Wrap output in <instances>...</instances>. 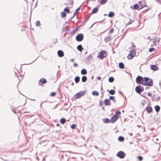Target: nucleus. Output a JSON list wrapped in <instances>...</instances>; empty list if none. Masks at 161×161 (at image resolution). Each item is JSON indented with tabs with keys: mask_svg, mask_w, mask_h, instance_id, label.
I'll use <instances>...</instances> for the list:
<instances>
[{
	"mask_svg": "<svg viewBox=\"0 0 161 161\" xmlns=\"http://www.w3.org/2000/svg\"><path fill=\"white\" fill-rule=\"evenodd\" d=\"M103 102L102 100H101L99 101V105L100 106H103Z\"/></svg>",
	"mask_w": 161,
	"mask_h": 161,
	"instance_id": "nucleus-48",
	"label": "nucleus"
},
{
	"mask_svg": "<svg viewBox=\"0 0 161 161\" xmlns=\"http://www.w3.org/2000/svg\"><path fill=\"white\" fill-rule=\"evenodd\" d=\"M66 119L64 118H62L60 120V123L62 124H64L66 122Z\"/></svg>",
	"mask_w": 161,
	"mask_h": 161,
	"instance_id": "nucleus-26",
	"label": "nucleus"
},
{
	"mask_svg": "<svg viewBox=\"0 0 161 161\" xmlns=\"http://www.w3.org/2000/svg\"><path fill=\"white\" fill-rule=\"evenodd\" d=\"M103 123L105 124L111 123L110 119L108 118H105L103 119Z\"/></svg>",
	"mask_w": 161,
	"mask_h": 161,
	"instance_id": "nucleus-14",
	"label": "nucleus"
},
{
	"mask_svg": "<svg viewBox=\"0 0 161 161\" xmlns=\"http://www.w3.org/2000/svg\"><path fill=\"white\" fill-rule=\"evenodd\" d=\"M40 25V22L39 21H37L36 23V25L37 26H39Z\"/></svg>",
	"mask_w": 161,
	"mask_h": 161,
	"instance_id": "nucleus-46",
	"label": "nucleus"
},
{
	"mask_svg": "<svg viewBox=\"0 0 161 161\" xmlns=\"http://www.w3.org/2000/svg\"><path fill=\"white\" fill-rule=\"evenodd\" d=\"M137 158L140 161H141L142 160L143 158L142 156H139L137 157Z\"/></svg>",
	"mask_w": 161,
	"mask_h": 161,
	"instance_id": "nucleus-44",
	"label": "nucleus"
},
{
	"mask_svg": "<svg viewBox=\"0 0 161 161\" xmlns=\"http://www.w3.org/2000/svg\"><path fill=\"white\" fill-rule=\"evenodd\" d=\"M75 81L76 83H79L80 80V77L79 76H76L75 78Z\"/></svg>",
	"mask_w": 161,
	"mask_h": 161,
	"instance_id": "nucleus-20",
	"label": "nucleus"
},
{
	"mask_svg": "<svg viewBox=\"0 0 161 161\" xmlns=\"http://www.w3.org/2000/svg\"><path fill=\"white\" fill-rule=\"evenodd\" d=\"M77 49L78 51L81 52L83 49L82 46L81 44L78 45L77 47Z\"/></svg>",
	"mask_w": 161,
	"mask_h": 161,
	"instance_id": "nucleus-23",
	"label": "nucleus"
},
{
	"mask_svg": "<svg viewBox=\"0 0 161 161\" xmlns=\"http://www.w3.org/2000/svg\"><path fill=\"white\" fill-rule=\"evenodd\" d=\"M78 65V64L76 63H75L74 64L73 66L75 67H77Z\"/></svg>",
	"mask_w": 161,
	"mask_h": 161,
	"instance_id": "nucleus-55",
	"label": "nucleus"
},
{
	"mask_svg": "<svg viewBox=\"0 0 161 161\" xmlns=\"http://www.w3.org/2000/svg\"><path fill=\"white\" fill-rule=\"evenodd\" d=\"M133 8L135 9H138L139 10L141 9L140 6L138 4H135L133 6Z\"/></svg>",
	"mask_w": 161,
	"mask_h": 161,
	"instance_id": "nucleus-21",
	"label": "nucleus"
},
{
	"mask_svg": "<svg viewBox=\"0 0 161 161\" xmlns=\"http://www.w3.org/2000/svg\"><path fill=\"white\" fill-rule=\"evenodd\" d=\"M59 156L61 157L62 159H63V158H64V155H63V154H62V155H61V154H60L59 155Z\"/></svg>",
	"mask_w": 161,
	"mask_h": 161,
	"instance_id": "nucleus-63",
	"label": "nucleus"
},
{
	"mask_svg": "<svg viewBox=\"0 0 161 161\" xmlns=\"http://www.w3.org/2000/svg\"><path fill=\"white\" fill-rule=\"evenodd\" d=\"M77 29V28H76V29H75L72 30V31L71 32H70V34H74L76 31Z\"/></svg>",
	"mask_w": 161,
	"mask_h": 161,
	"instance_id": "nucleus-38",
	"label": "nucleus"
},
{
	"mask_svg": "<svg viewBox=\"0 0 161 161\" xmlns=\"http://www.w3.org/2000/svg\"><path fill=\"white\" fill-rule=\"evenodd\" d=\"M155 0L157 1V3H161V2H160V0Z\"/></svg>",
	"mask_w": 161,
	"mask_h": 161,
	"instance_id": "nucleus-61",
	"label": "nucleus"
},
{
	"mask_svg": "<svg viewBox=\"0 0 161 161\" xmlns=\"http://www.w3.org/2000/svg\"><path fill=\"white\" fill-rule=\"evenodd\" d=\"M114 31V29L113 28H111L109 31V33H113Z\"/></svg>",
	"mask_w": 161,
	"mask_h": 161,
	"instance_id": "nucleus-52",
	"label": "nucleus"
},
{
	"mask_svg": "<svg viewBox=\"0 0 161 161\" xmlns=\"http://www.w3.org/2000/svg\"><path fill=\"white\" fill-rule=\"evenodd\" d=\"M13 106L12 105L11 106V108L12 109V111L15 114H17V112L15 111V110H16V109H14V108H12V107Z\"/></svg>",
	"mask_w": 161,
	"mask_h": 161,
	"instance_id": "nucleus-45",
	"label": "nucleus"
},
{
	"mask_svg": "<svg viewBox=\"0 0 161 161\" xmlns=\"http://www.w3.org/2000/svg\"><path fill=\"white\" fill-rule=\"evenodd\" d=\"M118 119V117H117L116 115H114L111 117V119H110L111 123H114Z\"/></svg>",
	"mask_w": 161,
	"mask_h": 161,
	"instance_id": "nucleus-8",
	"label": "nucleus"
},
{
	"mask_svg": "<svg viewBox=\"0 0 161 161\" xmlns=\"http://www.w3.org/2000/svg\"><path fill=\"white\" fill-rule=\"evenodd\" d=\"M155 48L154 47H151L149 49V52H152L153 51H154L155 50Z\"/></svg>",
	"mask_w": 161,
	"mask_h": 161,
	"instance_id": "nucleus-43",
	"label": "nucleus"
},
{
	"mask_svg": "<svg viewBox=\"0 0 161 161\" xmlns=\"http://www.w3.org/2000/svg\"><path fill=\"white\" fill-rule=\"evenodd\" d=\"M99 58L100 59H102L108 56L107 52L105 50L102 51L98 53Z\"/></svg>",
	"mask_w": 161,
	"mask_h": 161,
	"instance_id": "nucleus-2",
	"label": "nucleus"
},
{
	"mask_svg": "<svg viewBox=\"0 0 161 161\" xmlns=\"http://www.w3.org/2000/svg\"><path fill=\"white\" fill-rule=\"evenodd\" d=\"M146 103V102L144 101V102H142V104L143 106H144L145 105V103Z\"/></svg>",
	"mask_w": 161,
	"mask_h": 161,
	"instance_id": "nucleus-64",
	"label": "nucleus"
},
{
	"mask_svg": "<svg viewBox=\"0 0 161 161\" xmlns=\"http://www.w3.org/2000/svg\"><path fill=\"white\" fill-rule=\"evenodd\" d=\"M125 139L124 137L122 136H120L118 138V140L119 142H122Z\"/></svg>",
	"mask_w": 161,
	"mask_h": 161,
	"instance_id": "nucleus-30",
	"label": "nucleus"
},
{
	"mask_svg": "<svg viewBox=\"0 0 161 161\" xmlns=\"http://www.w3.org/2000/svg\"><path fill=\"white\" fill-rule=\"evenodd\" d=\"M135 56V55H133L130 53L128 54L127 57V58L130 60L132 59Z\"/></svg>",
	"mask_w": 161,
	"mask_h": 161,
	"instance_id": "nucleus-24",
	"label": "nucleus"
},
{
	"mask_svg": "<svg viewBox=\"0 0 161 161\" xmlns=\"http://www.w3.org/2000/svg\"><path fill=\"white\" fill-rule=\"evenodd\" d=\"M130 53L132 54H133V55H135V56L136 53V51L135 50H132L131 49L130 52Z\"/></svg>",
	"mask_w": 161,
	"mask_h": 161,
	"instance_id": "nucleus-36",
	"label": "nucleus"
},
{
	"mask_svg": "<svg viewBox=\"0 0 161 161\" xmlns=\"http://www.w3.org/2000/svg\"><path fill=\"white\" fill-rule=\"evenodd\" d=\"M92 94L94 96H98L99 95V93L97 91H93L92 92Z\"/></svg>",
	"mask_w": 161,
	"mask_h": 161,
	"instance_id": "nucleus-29",
	"label": "nucleus"
},
{
	"mask_svg": "<svg viewBox=\"0 0 161 161\" xmlns=\"http://www.w3.org/2000/svg\"><path fill=\"white\" fill-rule=\"evenodd\" d=\"M56 92H52L50 93V96H51V97H54L56 95Z\"/></svg>",
	"mask_w": 161,
	"mask_h": 161,
	"instance_id": "nucleus-40",
	"label": "nucleus"
},
{
	"mask_svg": "<svg viewBox=\"0 0 161 161\" xmlns=\"http://www.w3.org/2000/svg\"><path fill=\"white\" fill-rule=\"evenodd\" d=\"M109 99L110 101H113L114 103H116V101L115 100V97L114 96H109Z\"/></svg>",
	"mask_w": 161,
	"mask_h": 161,
	"instance_id": "nucleus-17",
	"label": "nucleus"
},
{
	"mask_svg": "<svg viewBox=\"0 0 161 161\" xmlns=\"http://www.w3.org/2000/svg\"><path fill=\"white\" fill-rule=\"evenodd\" d=\"M74 17V15H73L72 16L70 17L69 20V21H71Z\"/></svg>",
	"mask_w": 161,
	"mask_h": 161,
	"instance_id": "nucleus-58",
	"label": "nucleus"
},
{
	"mask_svg": "<svg viewBox=\"0 0 161 161\" xmlns=\"http://www.w3.org/2000/svg\"><path fill=\"white\" fill-rule=\"evenodd\" d=\"M136 92L140 94L144 91V87L140 85H138L136 86L135 88Z\"/></svg>",
	"mask_w": 161,
	"mask_h": 161,
	"instance_id": "nucleus-4",
	"label": "nucleus"
},
{
	"mask_svg": "<svg viewBox=\"0 0 161 161\" xmlns=\"http://www.w3.org/2000/svg\"><path fill=\"white\" fill-rule=\"evenodd\" d=\"M151 99L153 102L155 101V99L154 98V97H153V98H152Z\"/></svg>",
	"mask_w": 161,
	"mask_h": 161,
	"instance_id": "nucleus-62",
	"label": "nucleus"
},
{
	"mask_svg": "<svg viewBox=\"0 0 161 161\" xmlns=\"http://www.w3.org/2000/svg\"><path fill=\"white\" fill-rule=\"evenodd\" d=\"M64 11L65 12H66L67 13H69L70 11V9L67 8H65L64 9Z\"/></svg>",
	"mask_w": 161,
	"mask_h": 161,
	"instance_id": "nucleus-34",
	"label": "nucleus"
},
{
	"mask_svg": "<svg viewBox=\"0 0 161 161\" xmlns=\"http://www.w3.org/2000/svg\"><path fill=\"white\" fill-rule=\"evenodd\" d=\"M133 21H134L133 19H130L129 21L127 23V25H130V24H131L132 23V22H133Z\"/></svg>",
	"mask_w": 161,
	"mask_h": 161,
	"instance_id": "nucleus-41",
	"label": "nucleus"
},
{
	"mask_svg": "<svg viewBox=\"0 0 161 161\" xmlns=\"http://www.w3.org/2000/svg\"><path fill=\"white\" fill-rule=\"evenodd\" d=\"M76 125L75 124H73L71 125V128L72 129H75L76 128Z\"/></svg>",
	"mask_w": 161,
	"mask_h": 161,
	"instance_id": "nucleus-42",
	"label": "nucleus"
},
{
	"mask_svg": "<svg viewBox=\"0 0 161 161\" xmlns=\"http://www.w3.org/2000/svg\"><path fill=\"white\" fill-rule=\"evenodd\" d=\"M160 99V97H156L155 99V101L158 102V101Z\"/></svg>",
	"mask_w": 161,
	"mask_h": 161,
	"instance_id": "nucleus-49",
	"label": "nucleus"
},
{
	"mask_svg": "<svg viewBox=\"0 0 161 161\" xmlns=\"http://www.w3.org/2000/svg\"><path fill=\"white\" fill-rule=\"evenodd\" d=\"M37 58H36L35 60L33 61H32V62H31V63H28V64H31V63H33V62H34V61H35L36 59H37Z\"/></svg>",
	"mask_w": 161,
	"mask_h": 161,
	"instance_id": "nucleus-60",
	"label": "nucleus"
},
{
	"mask_svg": "<svg viewBox=\"0 0 161 161\" xmlns=\"http://www.w3.org/2000/svg\"><path fill=\"white\" fill-rule=\"evenodd\" d=\"M81 8V6L78 7L75 11L77 13L80 10Z\"/></svg>",
	"mask_w": 161,
	"mask_h": 161,
	"instance_id": "nucleus-50",
	"label": "nucleus"
},
{
	"mask_svg": "<svg viewBox=\"0 0 161 161\" xmlns=\"http://www.w3.org/2000/svg\"><path fill=\"white\" fill-rule=\"evenodd\" d=\"M58 56L59 57H62L64 56V52L61 50H58L57 52Z\"/></svg>",
	"mask_w": 161,
	"mask_h": 161,
	"instance_id": "nucleus-11",
	"label": "nucleus"
},
{
	"mask_svg": "<svg viewBox=\"0 0 161 161\" xmlns=\"http://www.w3.org/2000/svg\"><path fill=\"white\" fill-rule=\"evenodd\" d=\"M98 10V8L97 7H95L94 8L92 11V13L94 14L96 13Z\"/></svg>",
	"mask_w": 161,
	"mask_h": 161,
	"instance_id": "nucleus-31",
	"label": "nucleus"
},
{
	"mask_svg": "<svg viewBox=\"0 0 161 161\" xmlns=\"http://www.w3.org/2000/svg\"><path fill=\"white\" fill-rule=\"evenodd\" d=\"M131 43L132 44V46L134 48H135L136 47L135 45L132 43V42H131Z\"/></svg>",
	"mask_w": 161,
	"mask_h": 161,
	"instance_id": "nucleus-59",
	"label": "nucleus"
},
{
	"mask_svg": "<svg viewBox=\"0 0 161 161\" xmlns=\"http://www.w3.org/2000/svg\"><path fill=\"white\" fill-rule=\"evenodd\" d=\"M147 95H148V96H150V97H152V94L151 93H150L149 92H148L147 93Z\"/></svg>",
	"mask_w": 161,
	"mask_h": 161,
	"instance_id": "nucleus-54",
	"label": "nucleus"
},
{
	"mask_svg": "<svg viewBox=\"0 0 161 161\" xmlns=\"http://www.w3.org/2000/svg\"><path fill=\"white\" fill-rule=\"evenodd\" d=\"M108 92H109V93L112 95H114L115 93V90L113 89H111L109 91L108 89L107 90Z\"/></svg>",
	"mask_w": 161,
	"mask_h": 161,
	"instance_id": "nucleus-18",
	"label": "nucleus"
},
{
	"mask_svg": "<svg viewBox=\"0 0 161 161\" xmlns=\"http://www.w3.org/2000/svg\"><path fill=\"white\" fill-rule=\"evenodd\" d=\"M116 155L119 158L122 159L125 158L126 154L123 151H119L117 153Z\"/></svg>",
	"mask_w": 161,
	"mask_h": 161,
	"instance_id": "nucleus-6",
	"label": "nucleus"
},
{
	"mask_svg": "<svg viewBox=\"0 0 161 161\" xmlns=\"http://www.w3.org/2000/svg\"><path fill=\"white\" fill-rule=\"evenodd\" d=\"M83 35L81 33L78 34L76 37V40H83Z\"/></svg>",
	"mask_w": 161,
	"mask_h": 161,
	"instance_id": "nucleus-9",
	"label": "nucleus"
},
{
	"mask_svg": "<svg viewBox=\"0 0 161 161\" xmlns=\"http://www.w3.org/2000/svg\"><path fill=\"white\" fill-rule=\"evenodd\" d=\"M86 92L84 91H81L78 93H76L74 96L73 98L75 100L80 98L83 96L86 93Z\"/></svg>",
	"mask_w": 161,
	"mask_h": 161,
	"instance_id": "nucleus-3",
	"label": "nucleus"
},
{
	"mask_svg": "<svg viewBox=\"0 0 161 161\" xmlns=\"http://www.w3.org/2000/svg\"><path fill=\"white\" fill-rule=\"evenodd\" d=\"M111 38V37L110 36H108L107 37L105 38L104 39V40H110V39Z\"/></svg>",
	"mask_w": 161,
	"mask_h": 161,
	"instance_id": "nucleus-47",
	"label": "nucleus"
},
{
	"mask_svg": "<svg viewBox=\"0 0 161 161\" xmlns=\"http://www.w3.org/2000/svg\"><path fill=\"white\" fill-rule=\"evenodd\" d=\"M97 78L98 80H100L101 79V77L99 76H97Z\"/></svg>",
	"mask_w": 161,
	"mask_h": 161,
	"instance_id": "nucleus-57",
	"label": "nucleus"
},
{
	"mask_svg": "<svg viewBox=\"0 0 161 161\" xmlns=\"http://www.w3.org/2000/svg\"><path fill=\"white\" fill-rule=\"evenodd\" d=\"M144 78L141 76L138 75L136 78V83L138 84H142L144 82Z\"/></svg>",
	"mask_w": 161,
	"mask_h": 161,
	"instance_id": "nucleus-5",
	"label": "nucleus"
},
{
	"mask_svg": "<svg viewBox=\"0 0 161 161\" xmlns=\"http://www.w3.org/2000/svg\"><path fill=\"white\" fill-rule=\"evenodd\" d=\"M159 41H153V45H152L151 46L158 45L159 44Z\"/></svg>",
	"mask_w": 161,
	"mask_h": 161,
	"instance_id": "nucleus-28",
	"label": "nucleus"
},
{
	"mask_svg": "<svg viewBox=\"0 0 161 161\" xmlns=\"http://www.w3.org/2000/svg\"><path fill=\"white\" fill-rule=\"evenodd\" d=\"M47 82V80L45 78H42L39 80L38 84L40 86H42V84H46Z\"/></svg>",
	"mask_w": 161,
	"mask_h": 161,
	"instance_id": "nucleus-7",
	"label": "nucleus"
},
{
	"mask_svg": "<svg viewBox=\"0 0 161 161\" xmlns=\"http://www.w3.org/2000/svg\"><path fill=\"white\" fill-rule=\"evenodd\" d=\"M69 22V21H68L66 22L65 23V24L67 25H68V27L70 25V23Z\"/></svg>",
	"mask_w": 161,
	"mask_h": 161,
	"instance_id": "nucleus-51",
	"label": "nucleus"
},
{
	"mask_svg": "<svg viewBox=\"0 0 161 161\" xmlns=\"http://www.w3.org/2000/svg\"><path fill=\"white\" fill-rule=\"evenodd\" d=\"M114 15V12H109V14L108 15V16L109 17H112Z\"/></svg>",
	"mask_w": 161,
	"mask_h": 161,
	"instance_id": "nucleus-33",
	"label": "nucleus"
},
{
	"mask_svg": "<svg viewBox=\"0 0 161 161\" xmlns=\"http://www.w3.org/2000/svg\"><path fill=\"white\" fill-rule=\"evenodd\" d=\"M121 114V112L119 110L115 112V114L114 115H116L117 116V117L119 118L120 117V114Z\"/></svg>",
	"mask_w": 161,
	"mask_h": 161,
	"instance_id": "nucleus-25",
	"label": "nucleus"
},
{
	"mask_svg": "<svg viewBox=\"0 0 161 161\" xmlns=\"http://www.w3.org/2000/svg\"><path fill=\"white\" fill-rule=\"evenodd\" d=\"M114 80V78L113 76L110 77L108 79V81L109 82L112 83Z\"/></svg>",
	"mask_w": 161,
	"mask_h": 161,
	"instance_id": "nucleus-32",
	"label": "nucleus"
},
{
	"mask_svg": "<svg viewBox=\"0 0 161 161\" xmlns=\"http://www.w3.org/2000/svg\"><path fill=\"white\" fill-rule=\"evenodd\" d=\"M146 111L148 113H151L153 111V109L151 107L147 106L146 108Z\"/></svg>",
	"mask_w": 161,
	"mask_h": 161,
	"instance_id": "nucleus-13",
	"label": "nucleus"
},
{
	"mask_svg": "<svg viewBox=\"0 0 161 161\" xmlns=\"http://www.w3.org/2000/svg\"><path fill=\"white\" fill-rule=\"evenodd\" d=\"M107 0H101L100 3L101 5L105 4L107 2Z\"/></svg>",
	"mask_w": 161,
	"mask_h": 161,
	"instance_id": "nucleus-35",
	"label": "nucleus"
},
{
	"mask_svg": "<svg viewBox=\"0 0 161 161\" xmlns=\"http://www.w3.org/2000/svg\"><path fill=\"white\" fill-rule=\"evenodd\" d=\"M92 59V56L91 55H90L86 58V60L87 63H89L90 62V59Z\"/></svg>",
	"mask_w": 161,
	"mask_h": 161,
	"instance_id": "nucleus-16",
	"label": "nucleus"
},
{
	"mask_svg": "<svg viewBox=\"0 0 161 161\" xmlns=\"http://www.w3.org/2000/svg\"><path fill=\"white\" fill-rule=\"evenodd\" d=\"M155 110L157 113H158L160 111V107L158 105H156L154 107Z\"/></svg>",
	"mask_w": 161,
	"mask_h": 161,
	"instance_id": "nucleus-15",
	"label": "nucleus"
},
{
	"mask_svg": "<svg viewBox=\"0 0 161 161\" xmlns=\"http://www.w3.org/2000/svg\"><path fill=\"white\" fill-rule=\"evenodd\" d=\"M119 67L121 69H123L125 68L124 64L122 62H119Z\"/></svg>",
	"mask_w": 161,
	"mask_h": 161,
	"instance_id": "nucleus-19",
	"label": "nucleus"
},
{
	"mask_svg": "<svg viewBox=\"0 0 161 161\" xmlns=\"http://www.w3.org/2000/svg\"><path fill=\"white\" fill-rule=\"evenodd\" d=\"M104 103L107 106H110L111 104L110 101L109 99H106L104 100Z\"/></svg>",
	"mask_w": 161,
	"mask_h": 161,
	"instance_id": "nucleus-10",
	"label": "nucleus"
},
{
	"mask_svg": "<svg viewBox=\"0 0 161 161\" xmlns=\"http://www.w3.org/2000/svg\"><path fill=\"white\" fill-rule=\"evenodd\" d=\"M87 73V71L85 69H83L81 71V74L82 75H85Z\"/></svg>",
	"mask_w": 161,
	"mask_h": 161,
	"instance_id": "nucleus-22",
	"label": "nucleus"
},
{
	"mask_svg": "<svg viewBox=\"0 0 161 161\" xmlns=\"http://www.w3.org/2000/svg\"><path fill=\"white\" fill-rule=\"evenodd\" d=\"M150 68L153 71H155L158 69V67L155 64L151 65Z\"/></svg>",
	"mask_w": 161,
	"mask_h": 161,
	"instance_id": "nucleus-12",
	"label": "nucleus"
},
{
	"mask_svg": "<svg viewBox=\"0 0 161 161\" xmlns=\"http://www.w3.org/2000/svg\"><path fill=\"white\" fill-rule=\"evenodd\" d=\"M90 15H91V14L90 15H89V16H87V17H86V18L85 20V21H86L87 20L89 19Z\"/></svg>",
	"mask_w": 161,
	"mask_h": 161,
	"instance_id": "nucleus-56",
	"label": "nucleus"
},
{
	"mask_svg": "<svg viewBox=\"0 0 161 161\" xmlns=\"http://www.w3.org/2000/svg\"><path fill=\"white\" fill-rule=\"evenodd\" d=\"M61 17L62 18H64L66 16V13L65 12H62L61 13Z\"/></svg>",
	"mask_w": 161,
	"mask_h": 161,
	"instance_id": "nucleus-39",
	"label": "nucleus"
},
{
	"mask_svg": "<svg viewBox=\"0 0 161 161\" xmlns=\"http://www.w3.org/2000/svg\"><path fill=\"white\" fill-rule=\"evenodd\" d=\"M87 80V77L86 76H83L81 78V80L83 82H86Z\"/></svg>",
	"mask_w": 161,
	"mask_h": 161,
	"instance_id": "nucleus-27",
	"label": "nucleus"
},
{
	"mask_svg": "<svg viewBox=\"0 0 161 161\" xmlns=\"http://www.w3.org/2000/svg\"><path fill=\"white\" fill-rule=\"evenodd\" d=\"M144 82L142 85L151 86L153 85V81L152 79L148 77H145L144 78Z\"/></svg>",
	"mask_w": 161,
	"mask_h": 161,
	"instance_id": "nucleus-1",
	"label": "nucleus"
},
{
	"mask_svg": "<svg viewBox=\"0 0 161 161\" xmlns=\"http://www.w3.org/2000/svg\"><path fill=\"white\" fill-rule=\"evenodd\" d=\"M68 27V25H67L65 27H64L63 29V31L64 32H65L67 31V29Z\"/></svg>",
	"mask_w": 161,
	"mask_h": 161,
	"instance_id": "nucleus-37",
	"label": "nucleus"
},
{
	"mask_svg": "<svg viewBox=\"0 0 161 161\" xmlns=\"http://www.w3.org/2000/svg\"><path fill=\"white\" fill-rule=\"evenodd\" d=\"M146 92H144L141 95V96L143 97H144L145 98L146 97L145 96V95L146 94Z\"/></svg>",
	"mask_w": 161,
	"mask_h": 161,
	"instance_id": "nucleus-53",
	"label": "nucleus"
}]
</instances>
